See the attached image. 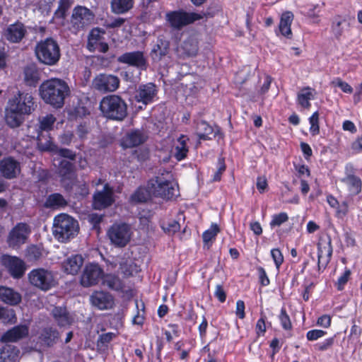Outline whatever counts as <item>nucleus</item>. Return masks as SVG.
Wrapping results in <instances>:
<instances>
[{
	"label": "nucleus",
	"mask_w": 362,
	"mask_h": 362,
	"mask_svg": "<svg viewBox=\"0 0 362 362\" xmlns=\"http://www.w3.org/2000/svg\"><path fill=\"white\" fill-rule=\"evenodd\" d=\"M42 99L55 108H61L64 105L65 98L71 90L67 83L63 79L52 78L45 81L40 86Z\"/></svg>",
	"instance_id": "1"
},
{
	"label": "nucleus",
	"mask_w": 362,
	"mask_h": 362,
	"mask_svg": "<svg viewBox=\"0 0 362 362\" xmlns=\"http://www.w3.org/2000/svg\"><path fill=\"white\" fill-rule=\"evenodd\" d=\"M148 190L152 196L166 199H171L179 194L178 185L168 171L149 180Z\"/></svg>",
	"instance_id": "2"
},
{
	"label": "nucleus",
	"mask_w": 362,
	"mask_h": 362,
	"mask_svg": "<svg viewBox=\"0 0 362 362\" xmlns=\"http://www.w3.org/2000/svg\"><path fill=\"white\" fill-rule=\"evenodd\" d=\"M99 109L103 117L113 121L122 122L128 115L127 104L118 95L103 97L100 102Z\"/></svg>",
	"instance_id": "3"
},
{
	"label": "nucleus",
	"mask_w": 362,
	"mask_h": 362,
	"mask_svg": "<svg viewBox=\"0 0 362 362\" xmlns=\"http://www.w3.org/2000/svg\"><path fill=\"white\" fill-rule=\"evenodd\" d=\"M34 51L37 61L46 66L57 65L61 58L60 47L52 37L37 42Z\"/></svg>",
	"instance_id": "4"
},
{
	"label": "nucleus",
	"mask_w": 362,
	"mask_h": 362,
	"mask_svg": "<svg viewBox=\"0 0 362 362\" xmlns=\"http://www.w3.org/2000/svg\"><path fill=\"white\" fill-rule=\"evenodd\" d=\"M78 230V221L66 214H59L54 219L53 235L59 242H66L74 238Z\"/></svg>",
	"instance_id": "5"
},
{
	"label": "nucleus",
	"mask_w": 362,
	"mask_h": 362,
	"mask_svg": "<svg viewBox=\"0 0 362 362\" xmlns=\"http://www.w3.org/2000/svg\"><path fill=\"white\" fill-rule=\"evenodd\" d=\"M30 284L42 291H47L55 285L51 271L43 268L34 269L28 274Z\"/></svg>",
	"instance_id": "6"
},
{
	"label": "nucleus",
	"mask_w": 362,
	"mask_h": 362,
	"mask_svg": "<svg viewBox=\"0 0 362 362\" xmlns=\"http://www.w3.org/2000/svg\"><path fill=\"white\" fill-rule=\"evenodd\" d=\"M107 235L113 245L122 247L130 240L132 235L131 227L124 223H116L110 227Z\"/></svg>",
	"instance_id": "7"
},
{
	"label": "nucleus",
	"mask_w": 362,
	"mask_h": 362,
	"mask_svg": "<svg viewBox=\"0 0 362 362\" xmlns=\"http://www.w3.org/2000/svg\"><path fill=\"white\" fill-rule=\"evenodd\" d=\"M203 18L202 14L197 13H188L183 11H171L166 14V20L170 26L180 30L184 26L194 23Z\"/></svg>",
	"instance_id": "8"
},
{
	"label": "nucleus",
	"mask_w": 362,
	"mask_h": 362,
	"mask_svg": "<svg viewBox=\"0 0 362 362\" xmlns=\"http://www.w3.org/2000/svg\"><path fill=\"white\" fill-rule=\"evenodd\" d=\"M119 78L112 74H100L92 81V87L98 92H115L119 86Z\"/></svg>",
	"instance_id": "9"
},
{
	"label": "nucleus",
	"mask_w": 362,
	"mask_h": 362,
	"mask_svg": "<svg viewBox=\"0 0 362 362\" xmlns=\"http://www.w3.org/2000/svg\"><path fill=\"white\" fill-rule=\"evenodd\" d=\"M95 15L89 8L78 6L73 10L71 23L76 31L84 29L93 21Z\"/></svg>",
	"instance_id": "10"
},
{
	"label": "nucleus",
	"mask_w": 362,
	"mask_h": 362,
	"mask_svg": "<svg viewBox=\"0 0 362 362\" xmlns=\"http://www.w3.org/2000/svg\"><path fill=\"white\" fill-rule=\"evenodd\" d=\"M103 274V269L98 264H88L82 272L80 283L83 287L95 286L102 280Z\"/></svg>",
	"instance_id": "11"
},
{
	"label": "nucleus",
	"mask_w": 362,
	"mask_h": 362,
	"mask_svg": "<svg viewBox=\"0 0 362 362\" xmlns=\"http://www.w3.org/2000/svg\"><path fill=\"white\" fill-rule=\"evenodd\" d=\"M8 106L23 115H30L35 110L33 98L28 93H19L8 101Z\"/></svg>",
	"instance_id": "12"
},
{
	"label": "nucleus",
	"mask_w": 362,
	"mask_h": 362,
	"mask_svg": "<svg viewBox=\"0 0 362 362\" xmlns=\"http://www.w3.org/2000/svg\"><path fill=\"white\" fill-rule=\"evenodd\" d=\"M2 264L15 279L21 278L26 270L25 262L17 257L4 255L2 257Z\"/></svg>",
	"instance_id": "13"
},
{
	"label": "nucleus",
	"mask_w": 362,
	"mask_h": 362,
	"mask_svg": "<svg viewBox=\"0 0 362 362\" xmlns=\"http://www.w3.org/2000/svg\"><path fill=\"white\" fill-rule=\"evenodd\" d=\"M117 62L141 70H146L148 65L144 52L140 51L124 53L117 58Z\"/></svg>",
	"instance_id": "14"
},
{
	"label": "nucleus",
	"mask_w": 362,
	"mask_h": 362,
	"mask_svg": "<svg viewBox=\"0 0 362 362\" xmlns=\"http://www.w3.org/2000/svg\"><path fill=\"white\" fill-rule=\"evenodd\" d=\"M113 202V190L108 184L104 185L102 191H98L93 195V206L95 209H105Z\"/></svg>",
	"instance_id": "15"
},
{
	"label": "nucleus",
	"mask_w": 362,
	"mask_h": 362,
	"mask_svg": "<svg viewBox=\"0 0 362 362\" xmlns=\"http://www.w3.org/2000/svg\"><path fill=\"white\" fill-rule=\"evenodd\" d=\"M318 269H324L330 261L332 254V247L331 238L327 237L326 238H320L318 244Z\"/></svg>",
	"instance_id": "16"
},
{
	"label": "nucleus",
	"mask_w": 362,
	"mask_h": 362,
	"mask_svg": "<svg viewBox=\"0 0 362 362\" xmlns=\"http://www.w3.org/2000/svg\"><path fill=\"white\" fill-rule=\"evenodd\" d=\"M30 230L26 223L17 224L10 232L8 243L11 247H16L25 243Z\"/></svg>",
	"instance_id": "17"
},
{
	"label": "nucleus",
	"mask_w": 362,
	"mask_h": 362,
	"mask_svg": "<svg viewBox=\"0 0 362 362\" xmlns=\"http://www.w3.org/2000/svg\"><path fill=\"white\" fill-rule=\"evenodd\" d=\"M27 30L23 23L17 21L9 25L4 31V37L12 43L20 42L25 36Z\"/></svg>",
	"instance_id": "18"
},
{
	"label": "nucleus",
	"mask_w": 362,
	"mask_h": 362,
	"mask_svg": "<svg viewBox=\"0 0 362 362\" xmlns=\"http://www.w3.org/2000/svg\"><path fill=\"white\" fill-rule=\"evenodd\" d=\"M147 136L140 129L132 130L126 134L121 141V145L124 148H130L144 144Z\"/></svg>",
	"instance_id": "19"
},
{
	"label": "nucleus",
	"mask_w": 362,
	"mask_h": 362,
	"mask_svg": "<svg viewBox=\"0 0 362 362\" xmlns=\"http://www.w3.org/2000/svg\"><path fill=\"white\" fill-rule=\"evenodd\" d=\"M0 172L7 179L15 178L21 173L20 163L11 157L4 158L0 162Z\"/></svg>",
	"instance_id": "20"
},
{
	"label": "nucleus",
	"mask_w": 362,
	"mask_h": 362,
	"mask_svg": "<svg viewBox=\"0 0 362 362\" xmlns=\"http://www.w3.org/2000/svg\"><path fill=\"white\" fill-rule=\"evenodd\" d=\"M90 300L93 306L100 310L112 308L114 305L113 297L104 291H94L90 296Z\"/></svg>",
	"instance_id": "21"
},
{
	"label": "nucleus",
	"mask_w": 362,
	"mask_h": 362,
	"mask_svg": "<svg viewBox=\"0 0 362 362\" xmlns=\"http://www.w3.org/2000/svg\"><path fill=\"white\" fill-rule=\"evenodd\" d=\"M157 94L156 86L152 83L141 85L136 90L135 98L136 101L145 105L151 103Z\"/></svg>",
	"instance_id": "22"
},
{
	"label": "nucleus",
	"mask_w": 362,
	"mask_h": 362,
	"mask_svg": "<svg viewBox=\"0 0 362 362\" xmlns=\"http://www.w3.org/2000/svg\"><path fill=\"white\" fill-rule=\"evenodd\" d=\"M197 134L199 139L202 140H211L212 137L215 138L216 136L222 138L219 127L217 126L212 127L205 121H201L197 123Z\"/></svg>",
	"instance_id": "23"
},
{
	"label": "nucleus",
	"mask_w": 362,
	"mask_h": 362,
	"mask_svg": "<svg viewBox=\"0 0 362 362\" xmlns=\"http://www.w3.org/2000/svg\"><path fill=\"white\" fill-rule=\"evenodd\" d=\"M341 182L351 196L357 195L361 192L362 181L359 177L354 174H347L341 179Z\"/></svg>",
	"instance_id": "24"
},
{
	"label": "nucleus",
	"mask_w": 362,
	"mask_h": 362,
	"mask_svg": "<svg viewBox=\"0 0 362 362\" xmlns=\"http://www.w3.org/2000/svg\"><path fill=\"white\" fill-rule=\"evenodd\" d=\"M83 264V258L80 255H72L66 259L62 263L64 272L69 274L75 275L80 271Z\"/></svg>",
	"instance_id": "25"
},
{
	"label": "nucleus",
	"mask_w": 362,
	"mask_h": 362,
	"mask_svg": "<svg viewBox=\"0 0 362 362\" xmlns=\"http://www.w3.org/2000/svg\"><path fill=\"white\" fill-rule=\"evenodd\" d=\"M28 333V329L26 326H16L1 336V341L4 343L15 342L25 337Z\"/></svg>",
	"instance_id": "26"
},
{
	"label": "nucleus",
	"mask_w": 362,
	"mask_h": 362,
	"mask_svg": "<svg viewBox=\"0 0 362 362\" xmlns=\"http://www.w3.org/2000/svg\"><path fill=\"white\" fill-rule=\"evenodd\" d=\"M52 315L60 327H66L71 325L74 322V318L67 311L66 308L55 307L52 310Z\"/></svg>",
	"instance_id": "27"
},
{
	"label": "nucleus",
	"mask_w": 362,
	"mask_h": 362,
	"mask_svg": "<svg viewBox=\"0 0 362 362\" xmlns=\"http://www.w3.org/2000/svg\"><path fill=\"white\" fill-rule=\"evenodd\" d=\"M294 16L291 11H285L281 14L279 25V32L284 37L291 39L293 33L291 25L293 21Z\"/></svg>",
	"instance_id": "28"
},
{
	"label": "nucleus",
	"mask_w": 362,
	"mask_h": 362,
	"mask_svg": "<svg viewBox=\"0 0 362 362\" xmlns=\"http://www.w3.org/2000/svg\"><path fill=\"white\" fill-rule=\"evenodd\" d=\"M169 48V41L164 38L158 37L151 52L152 59L155 61H160L163 57L168 54Z\"/></svg>",
	"instance_id": "29"
},
{
	"label": "nucleus",
	"mask_w": 362,
	"mask_h": 362,
	"mask_svg": "<svg viewBox=\"0 0 362 362\" xmlns=\"http://www.w3.org/2000/svg\"><path fill=\"white\" fill-rule=\"evenodd\" d=\"M59 333L52 327H45L39 337L40 342L46 346H52L59 340Z\"/></svg>",
	"instance_id": "30"
},
{
	"label": "nucleus",
	"mask_w": 362,
	"mask_h": 362,
	"mask_svg": "<svg viewBox=\"0 0 362 362\" xmlns=\"http://www.w3.org/2000/svg\"><path fill=\"white\" fill-rule=\"evenodd\" d=\"M58 172L62 177V181L64 182L66 180H75L76 179V174L75 172L74 165L66 160H62L59 165Z\"/></svg>",
	"instance_id": "31"
},
{
	"label": "nucleus",
	"mask_w": 362,
	"mask_h": 362,
	"mask_svg": "<svg viewBox=\"0 0 362 362\" xmlns=\"http://www.w3.org/2000/svg\"><path fill=\"white\" fill-rule=\"evenodd\" d=\"M0 300L6 304L15 305L21 302V296L10 288L0 286Z\"/></svg>",
	"instance_id": "32"
},
{
	"label": "nucleus",
	"mask_w": 362,
	"mask_h": 362,
	"mask_svg": "<svg viewBox=\"0 0 362 362\" xmlns=\"http://www.w3.org/2000/svg\"><path fill=\"white\" fill-rule=\"evenodd\" d=\"M19 352L15 346L6 343L0 349V362H16Z\"/></svg>",
	"instance_id": "33"
},
{
	"label": "nucleus",
	"mask_w": 362,
	"mask_h": 362,
	"mask_svg": "<svg viewBox=\"0 0 362 362\" xmlns=\"http://www.w3.org/2000/svg\"><path fill=\"white\" fill-rule=\"evenodd\" d=\"M23 114L20 113L16 110H13V108L10 106H8L6 110V122L9 127L12 128L18 127L23 122Z\"/></svg>",
	"instance_id": "34"
},
{
	"label": "nucleus",
	"mask_w": 362,
	"mask_h": 362,
	"mask_svg": "<svg viewBox=\"0 0 362 362\" xmlns=\"http://www.w3.org/2000/svg\"><path fill=\"white\" fill-rule=\"evenodd\" d=\"M68 205L67 201L59 193H53L47 197L44 206L46 208L58 209Z\"/></svg>",
	"instance_id": "35"
},
{
	"label": "nucleus",
	"mask_w": 362,
	"mask_h": 362,
	"mask_svg": "<svg viewBox=\"0 0 362 362\" xmlns=\"http://www.w3.org/2000/svg\"><path fill=\"white\" fill-rule=\"evenodd\" d=\"M188 140L186 136L181 135L177 139V145L173 151V156L178 161L185 159L188 153L189 149L187 146L186 141Z\"/></svg>",
	"instance_id": "36"
},
{
	"label": "nucleus",
	"mask_w": 362,
	"mask_h": 362,
	"mask_svg": "<svg viewBox=\"0 0 362 362\" xmlns=\"http://www.w3.org/2000/svg\"><path fill=\"white\" fill-rule=\"evenodd\" d=\"M180 50L186 57L196 56L199 50L197 40L193 37L187 38L183 42Z\"/></svg>",
	"instance_id": "37"
},
{
	"label": "nucleus",
	"mask_w": 362,
	"mask_h": 362,
	"mask_svg": "<svg viewBox=\"0 0 362 362\" xmlns=\"http://www.w3.org/2000/svg\"><path fill=\"white\" fill-rule=\"evenodd\" d=\"M110 6L112 13L122 14L133 8L134 0H112Z\"/></svg>",
	"instance_id": "38"
},
{
	"label": "nucleus",
	"mask_w": 362,
	"mask_h": 362,
	"mask_svg": "<svg viewBox=\"0 0 362 362\" xmlns=\"http://www.w3.org/2000/svg\"><path fill=\"white\" fill-rule=\"evenodd\" d=\"M313 91L314 90L308 86L302 88L297 95L298 104L303 107L308 109L310 107V100L314 98Z\"/></svg>",
	"instance_id": "39"
},
{
	"label": "nucleus",
	"mask_w": 362,
	"mask_h": 362,
	"mask_svg": "<svg viewBox=\"0 0 362 362\" xmlns=\"http://www.w3.org/2000/svg\"><path fill=\"white\" fill-rule=\"evenodd\" d=\"M346 23V19L340 16L334 17L332 20L331 33L336 40H339L344 33L343 24Z\"/></svg>",
	"instance_id": "40"
},
{
	"label": "nucleus",
	"mask_w": 362,
	"mask_h": 362,
	"mask_svg": "<svg viewBox=\"0 0 362 362\" xmlns=\"http://www.w3.org/2000/svg\"><path fill=\"white\" fill-rule=\"evenodd\" d=\"M152 194L148 190V182L146 187H139L130 197V200L134 203L146 202Z\"/></svg>",
	"instance_id": "41"
},
{
	"label": "nucleus",
	"mask_w": 362,
	"mask_h": 362,
	"mask_svg": "<svg viewBox=\"0 0 362 362\" xmlns=\"http://www.w3.org/2000/svg\"><path fill=\"white\" fill-rule=\"evenodd\" d=\"M103 283L108 288L115 291L122 290L123 288L122 281L120 279L113 274L104 275L103 277Z\"/></svg>",
	"instance_id": "42"
},
{
	"label": "nucleus",
	"mask_w": 362,
	"mask_h": 362,
	"mask_svg": "<svg viewBox=\"0 0 362 362\" xmlns=\"http://www.w3.org/2000/svg\"><path fill=\"white\" fill-rule=\"evenodd\" d=\"M25 81L30 86H35L40 77L37 69L34 66H26L24 69Z\"/></svg>",
	"instance_id": "43"
},
{
	"label": "nucleus",
	"mask_w": 362,
	"mask_h": 362,
	"mask_svg": "<svg viewBox=\"0 0 362 362\" xmlns=\"http://www.w3.org/2000/svg\"><path fill=\"white\" fill-rule=\"evenodd\" d=\"M55 122L56 118L52 114L41 117L39 118V128L42 131H49L52 129Z\"/></svg>",
	"instance_id": "44"
},
{
	"label": "nucleus",
	"mask_w": 362,
	"mask_h": 362,
	"mask_svg": "<svg viewBox=\"0 0 362 362\" xmlns=\"http://www.w3.org/2000/svg\"><path fill=\"white\" fill-rule=\"evenodd\" d=\"M220 229L217 224L213 223L211 228L204 232L202 238L204 244L208 245L210 242L215 239L216 235L219 233Z\"/></svg>",
	"instance_id": "45"
},
{
	"label": "nucleus",
	"mask_w": 362,
	"mask_h": 362,
	"mask_svg": "<svg viewBox=\"0 0 362 362\" xmlns=\"http://www.w3.org/2000/svg\"><path fill=\"white\" fill-rule=\"evenodd\" d=\"M71 3L69 0H59V6L54 13L57 18H64L66 11L71 7Z\"/></svg>",
	"instance_id": "46"
},
{
	"label": "nucleus",
	"mask_w": 362,
	"mask_h": 362,
	"mask_svg": "<svg viewBox=\"0 0 362 362\" xmlns=\"http://www.w3.org/2000/svg\"><path fill=\"white\" fill-rule=\"evenodd\" d=\"M25 256L28 261H37L41 257L42 252L37 246L31 245L27 248Z\"/></svg>",
	"instance_id": "47"
},
{
	"label": "nucleus",
	"mask_w": 362,
	"mask_h": 362,
	"mask_svg": "<svg viewBox=\"0 0 362 362\" xmlns=\"http://www.w3.org/2000/svg\"><path fill=\"white\" fill-rule=\"evenodd\" d=\"M37 147L41 151H52L55 149V146L50 139L43 141L41 136L37 137Z\"/></svg>",
	"instance_id": "48"
},
{
	"label": "nucleus",
	"mask_w": 362,
	"mask_h": 362,
	"mask_svg": "<svg viewBox=\"0 0 362 362\" xmlns=\"http://www.w3.org/2000/svg\"><path fill=\"white\" fill-rule=\"evenodd\" d=\"M332 86L334 87H339L341 89V90L345 93H352L353 88L352 87L346 82L342 81L340 78H337L331 83Z\"/></svg>",
	"instance_id": "49"
},
{
	"label": "nucleus",
	"mask_w": 362,
	"mask_h": 362,
	"mask_svg": "<svg viewBox=\"0 0 362 362\" xmlns=\"http://www.w3.org/2000/svg\"><path fill=\"white\" fill-rule=\"evenodd\" d=\"M309 120L310 123V132L313 135L318 134L320 132L318 112H314Z\"/></svg>",
	"instance_id": "50"
},
{
	"label": "nucleus",
	"mask_w": 362,
	"mask_h": 362,
	"mask_svg": "<svg viewBox=\"0 0 362 362\" xmlns=\"http://www.w3.org/2000/svg\"><path fill=\"white\" fill-rule=\"evenodd\" d=\"M115 337V334L112 332H107L100 335L97 341L98 346H106Z\"/></svg>",
	"instance_id": "51"
},
{
	"label": "nucleus",
	"mask_w": 362,
	"mask_h": 362,
	"mask_svg": "<svg viewBox=\"0 0 362 362\" xmlns=\"http://www.w3.org/2000/svg\"><path fill=\"white\" fill-rule=\"evenodd\" d=\"M125 22V19L123 18H117L112 20H106L104 26L107 29L116 28L121 27Z\"/></svg>",
	"instance_id": "52"
},
{
	"label": "nucleus",
	"mask_w": 362,
	"mask_h": 362,
	"mask_svg": "<svg viewBox=\"0 0 362 362\" xmlns=\"http://www.w3.org/2000/svg\"><path fill=\"white\" fill-rule=\"evenodd\" d=\"M288 219V215L286 213L282 212L273 216L270 225L271 226H279L283 223L287 221Z\"/></svg>",
	"instance_id": "53"
},
{
	"label": "nucleus",
	"mask_w": 362,
	"mask_h": 362,
	"mask_svg": "<svg viewBox=\"0 0 362 362\" xmlns=\"http://www.w3.org/2000/svg\"><path fill=\"white\" fill-rule=\"evenodd\" d=\"M13 317L14 314L12 310H8L5 308L0 307V320L4 323L10 322Z\"/></svg>",
	"instance_id": "54"
},
{
	"label": "nucleus",
	"mask_w": 362,
	"mask_h": 362,
	"mask_svg": "<svg viewBox=\"0 0 362 362\" xmlns=\"http://www.w3.org/2000/svg\"><path fill=\"white\" fill-rule=\"evenodd\" d=\"M336 216L339 218H344L349 212V205L346 202H343L337 206Z\"/></svg>",
	"instance_id": "55"
},
{
	"label": "nucleus",
	"mask_w": 362,
	"mask_h": 362,
	"mask_svg": "<svg viewBox=\"0 0 362 362\" xmlns=\"http://www.w3.org/2000/svg\"><path fill=\"white\" fill-rule=\"evenodd\" d=\"M280 321L281 322L282 327L285 329H289L291 328V322L288 315L286 313V311L284 308H282L281 310V314L279 316Z\"/></svg>",
	"instance_id": "56"
},
{
	"label": "nucleus",
	"mask_w": 362,
	"mask_h": 362,
	"mask_svg": "<svg viewBox=\"0 0 362 362\" xmlns=\"http://www.w3.org/2000/svg\"><path fill=\"white\" fill-rule=\"evenodd\" d=\"M218 170L216 172V173L214 174V176L212 179V180L215 181V182L219 181L221 180V175L226 170L224 158H219L218 161Z\"/></svg>",
	"instance_id": "57"
},
{
	"label": "nucleus",
	"mask_w": 362,
	"mask_h": 362,
	"mask_svg": "<svg viewBox=\"0 0 362 362\" xmlns=\"http://www.w3.org/2000/svg\"><path fill=\"white\" fill-rule=\"evenodd\" d=\"M325 334L326 332L323 330L313 329L308 332L306 337L309 341H314L322 337Z\"/></svg>",
	"instance_id": "58"
},
{
	"label": "nucleus",
	"mask_w": 362,
	"mask_h": 362,
	"mask_svg": "<svg viewBox=\"0 0 362 362\" xmlns=\"http://www.w3.org/2000/svg\"><path fill=\"white\" fill-rule=\"evenodd\" d=\"M271 255L276 267L279 268L284 262V257L281 251L279 249H273L271 251Z\"/></svg>",
	"instance_id": "59"
},
{
	"label": "nucleus",
	"mask_w": 362,
	"mask_h": 362,
	"mask_svg": "<svg viewBox=\"0 0 362 362\" xmlns=\"http://www.w3.org/2000/svg\"><path fill=\"white\" fill-rule=\"evenodd\" d=\"M351 275L350 269H346L344 273L339 278L337 281V288L339 290H342L344 286L347 283Z\"/></svg>",
	"instance_id": "60"
},
{
	"label": "nucleus",
	"mask_w": 362,
	"mask_h": 362,
	"mask_svg": "<svg viewBox=\"0 0 362 362\" xmlns=\"http://www.w3.org/2000/svg\"><path fill=\"white\" fill-rule=\"evenodd\" d=\"M57 153L64 158H69L71 160L76 159V153L68 148H59L57 150Z\"/></svg>",
	"instance_id": "61"
},
{
	"label": "nucleus",
	"mask_w": 362,
	"mask_h": 362,
	"mask_svg": "<svg viewBox=\"0 0 362 362\" xmlns=\"http://www.w3.org/2000/svg\"><path fill=\"white\" fill-rule=\"evenodd\" d=\"M89 130L90 128L86 123L81 124L77 127L76 134L81 139H84L88 134Z\"/></svg>",
	"instance_id": "62"
},
{
	"label": "nucleus",
	"mask_w": 362,
	"mask_h": 362,
	"mask_svg": "<svg viewBox=\"0 0 362 362\" xmlns=\"http://www.w3.org/2000/svg\"><path fill=\"white\" fill-rule=\"evenodd\" d=\"M235 314L240 319H243L245 317V303L241 300H238L237 303H236Z\"/></svg>",
	"instance_id": "63"
},
{
	"label": "nucleus",
	"mask_w": 362,
	"mask_h": 362,
	"mask_svg": "<svg viewBox=\"0 0 362 362\" xmlns=\"http://www.w3.org/2000/svg\"><path fill=\"white\" fill-rule=\"evenodd\" d=\"M317 324L324 327H329L331 324V317L328 315H324L318 318Z\"/></svg>",
	"instance_id": "64"
}]
</instances>
